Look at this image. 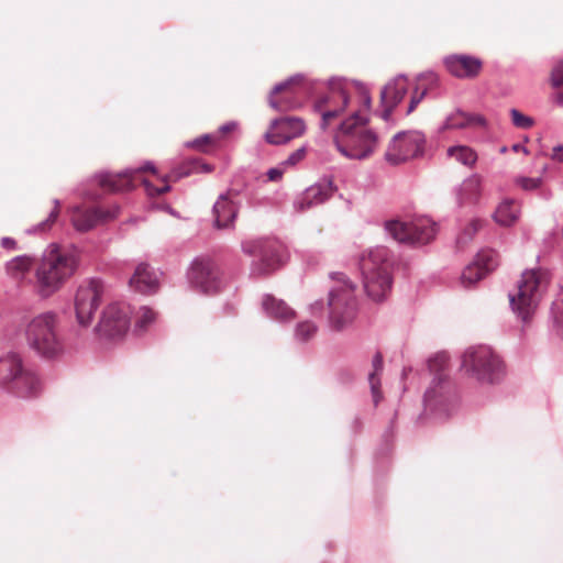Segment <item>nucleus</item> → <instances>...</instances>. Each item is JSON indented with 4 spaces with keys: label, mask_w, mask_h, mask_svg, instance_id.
I'll return each mask as SVG.
<instances>
[{
    "label": "nucleus",
    "mask_w": 563,
    "mask_h": 563,
    "mask_svg": "<svg viewBox=\"0 0 563 563\" xmlns=\"http://www.w3.org/2000/svg\"><path fill=\"white\" fill-rule=\"evenodd\" d=\"M78 267V258L73 252L51 243L34 265L33 290L42 299L59 291Z\"/></svg>",
    "instance_id": "f257e3e1"
},
{
    "label": "nucleus",
    "mask_w": 563,
    "mask_h": 563,
    "mask_svg": "<svg viewBox=\"0 0 563 563\" xmlns=\"http://www.w3.org/2000/svg\"><path fill=\"white\" fill-rule=\"evenodd\" d=\"M368 121L356 111L340 123L333 142L344 157L362 161L374 153L378 137L373 130L365 129Z\"/></svg>",
    "instance_id": "f03ea898"
},
{
    "label": "nucleus",
    "mask_w": 563,
    "mask_h": 563,
    "mask_svg": "<svg viewBox=\"0 0 563 563\" xmlns=\"http://www.w3.org/2000/svg\"><path fill=\"white\" fill-rule=\"evenodd\" d=\"M393 263L390 251L383 245L371 249L360 260L365 291L374 301H383L391 289Z\"/></svg>",
    "instance_id": "7ed1b4c3"
},
{
    "label": "nucleus",
    "mask_w": 563,
    "mask_h": 563,
    "mask_svg": "<svg viewBox=\"0 0 563 563\" xmlns=\"http://www.w3.org/2000/svg\"><path fill=\"white\" fill-rule=\"evenodd\" d=\"M58 324V316L54 311L42 312L27 323L26 342L38 356L53 360L64 353L65 346Z\"/></svg>",
    "instance_id": "20e7f679"
},
{
    "label": "nucleus",
    "mask_w": 563,
    "mask_h": 563,
    "mask_svg": "<svg viewBox=\"0 0 563 563\" xmlns=\"http://www.w3.org/2000/svg\"><path fill=\"white\" fill-rule=\"evenodd\" d=\"M336 285L329 290V321L332 329L340 331L350 325L356 317V286L343 273H332Z\"/></svg>",
    "instance_id": "39448f33"
},
{
    "label": "nucleus",
    "mask_w": 563,
    "mask_h": 563,
    "mask_svg": "<svg viewBox=\"0 0 563 563\" xmlns=\"http://www.w3.org/2000/svg\"><path fill=\"white\" fill-rule=\"evenodd\" d=\"M545 285L547 274L543 271L526 269L518 280L516 291L509 292V305L522 322H528L536 312Z\"/></svg>",
    "instance_id": "423d86ee"
},
{
    "label": "nucleus",
    "mask_w": 563,
    "mask_h": 563,
    "mask_svg": "<svg viewBox=\"0 0 563 563\" xmlns=\"http://www.w3.org/2000/svg\"><path fill=\"white\" fill-rule=\"evenodd\" d=\"M465 372L483 384H495L505 376L500 357L487 345L470 347L462 357Z\"/></svg>",
    "instance_id": "0eeeda50"
},
{
    "label": "nucleus",
    "mask_w": 563,
    "mask_h": 563,
    "mask_svg": "<svg viewBox=\"0 0 563 563\" xmlns=\"http://www.w3.org/2000/svg\"><path fill=\"white\" fill-rule=\"evenodd\" d=\"M0 385L19 397L35 396L41 388L36 375L24 369L20 355L13 352L0 357Z\"/></svg>",
    "instance_id": "6e6552de"
},
{
    "label": "nucleus",
    "mask_w": 563,
    "mask_h": 563,
    "mask_svg": "<svg viewBox=\"0 0 563 563\" xmlns=\"http://www.w3.org/2000/svg\"><path fill=\"white\" fill-rule=\"evenodd\" d=\"M386 233L395 241L409 245H424L437 234L435 223L428 218L410 222L391 219L384 223Z\"/></svg>",
    "instance_id": "1a4fd4ad"
},
{
    "label": "nucleus",
    "mask_w": 563,
    "mask_h": 563,
    "mask_svg": "<svg viewBox=\"0 0 563 563\" xmlns=\"http://www.w3.org/2000/svg\"><path fill=\"white\" fill-rule=\"evenodd\" d=\"M243 253L258 257L252 264V274L262 276L271 274L284 263L283 245L275 240H252L242 242Z\"/></svg>",
    "instance_id": "9d476101"
},
{
    "label": "nucleus",
    "mask_w": 563,
    "mask_h": 563,
    "mask_svg": "<svg viewBox=\"0 0 563 563\" xmlns=\"http://www.w3.org/2000/svg\"><path fill=\"white\" fill-rule=\"evenodd\" d=\"M426 136L420 131H401L394 135L385 159L391 165H399L409 159L420 157L424 153Z\"/></svg>",
    "instance_id": "9b49d317"
},
{
    "label": "nucleus",
    "mask_w": 563,
    "mask_h": 563,
    "mask_svg": "<svg viewBox=\"0 0 563 563\" xmlns=\"http://www.w3.org/2000/svg\"><path fill=\"white\" fill-rule=\"evenodd\" d=\"M104 286L101 279L90 278L82 282L75 295L76 319L79 325L88 327L99 309Z\"/></svg>",
    "instance_id": "f8f14e48"
},
{
    "label": "nucleus",
    "mask_w": 563,
    "mask_h": 563,
    "mask_svg": "<svg viewBox=\"0 0 563 563\" xmlns=\"http://www.w3.org/2000/svg\"><path fill=\"white\" fill-rule=\"evenodd\" d=\"M426 409L435 413L439 418H448L451 411L459 406L457 398L453 393L450 383L442 374L435 375L430 387L423 396Z\"/></svg>",
    "instance_id": "ddd939ff"
},
{
    "label": "nucleus",
    "mask_w": 563,
    "mask_h": 563,
    "mask_svg": "<svg viewBox=\"0 0 563 563\" xmlns=\"http://www.w3.org/2000/svg\"><path fill=\"white\" fill-rule=\"evenodd\" d=\"M329 93L314 102V110L321 114L320 129L325 131L331 120L342 114L350 101L349 95L340 80H329Z\"/></svg>",
    "instance_id": "4468645a"
},
{
    "label": "nucleus",
    "mask_w": 563,
    "mask_h": 563,
    "mask_svg": "<svg viewBox=\"0 0 563 563\" xmlns=\"http://www.w3.org/2000/svg\"><path fill=\"white\" fill-rule=\"evenodd\" d=\"M187 277L195 288L205 294H214L221 286L219 268L210 258H195L187 272Z\"/></svg>",
    "instance_id": "2eb2a0df"
},
{
    "label": "nucleus",
    "mask_w": 563,
    "mask_h": 563,
    "mask_svg": "<svg viewBox=\"0 0 563 563\" xmlns=\"http://www.w3.org/2000/svg\"><path fill=\"white\" fill-rule=\"evenodd\" d=\"M301 79L302 76L297 74L277 84L268 96V104L279 112L300 108L302 106V101L299 96L303 92V89L296 87L295 85Z\"/></svg>",
    "instance_id": "dca6fc26"
},
{
    "label": "nucleus",
    "mask_w": 563,
    "mask_h": 563,
    "mask_svg": "<svg viewBox=\"0 0 563 563\" xmlns=\"http://www.w3.org/2000/svg\"><path fill=\"white\" fill-rule=\"evenodd\" d=\"M130 327L129 309L119 303H110L102 311L97 325L100 336L117 339L124 335Z\"/></svg>",
    "instance_id": "f3484780"
},
{
    "label": "nucleus",
    "mask_w": 563,
    "mask_h": 563,
    "mask_svg": "<svg viewBox=\"0 0 563 563\" xmlns=\"http://www.w3.org/2000/svg\"><path fill=\"white\" fill-rule=\"evenodd\" d=\"M305 132L306 123L301 118L283 117L272 121L268 131L265 133V140L273 145H283L301 136Z\"/></svg>",
    "instance_id": "a211bd4d"
},
{
    "label": "nucleus",
    "mask_w": 563,
    "mask_h": 563,
    "mask_svg": "<svg viewBox=\"0 0 563 563\" xmlns=\"http://www.w3.org/2000/svg\"><path fill=\"white\" fill-rule=\"evenodd\" d=\"M335 191L332 177H323L303 190L295 200V210L302 212L329 200Z\"/></svg>",
    "instance_id": "6ab92c4d"
},
{
    "label": "nucleus",
    "mask_w": 563,
    "mask_h": 563,
    "mask_svg": "<svg viewBox=\"0 0 563 563\" xmlns=\"http://www.w3.org/2000/svg\"><path fill=\"white\" fill-rule=\"evenodd\" d=\"M151 170L155 173L153 163L147 162L139 168H126L118 174L101 172L95 175L97 183L111 192H120L131 190L133 186L134 175L139 172Z\"/></svg>",
    "instance_id": "aec40b11"
},
{
    "label": "nucleus",
    "mask_w": 563,
    "mask_h": 563,
    "mask_svg": "<svg viewBox=\"0 0 563 563\" xmlns=\"http://www.w3.org/2000/svg\"><path fill=\"white\" fill-rule=\"evenodd\" d=\"M240 191L229 189L221 194L212 207L213 227L216 229H231L234 227L235 219L239 213V206L233 201Z\"/></svg>",
    "instance_id": "412c9836"
},
{
    "label": "nucleus",
    "mask_w": 563,
    "mask_h": 563,
    "mask_svg": "<svg viewBox=\"0 0 563 563\" xmlns=\"http://www.w3.org/2000/svg\"><path fill=\"white\" fill-rule=\"evenodd\" d=\"M119 211V206H113L110 209H103L100 207L81 209L76 207L73 211L71 222L77 231L86 232L95 228L100 222L117 218Z\"/></svg>",
    "instance_id": "4be33fe9"
},
{
    "label": "nucleus",
    "mask_w": 563,
    "mask_h": 563,
    "mask_svg": "<svg viewBox=\"0 0 563 563\" xmlns=\"http://www.w3.org/2000/svg\"><path fill=\"white\" fill-rule=\"evenodd\" d=\"M448 71L460 79L475 78L483 68V62L478 57L467 54H453L443 59Z\"/></svg>",
    "instance_id": "5701e85b"
},
{
    "label": "nucleus",
    "mask_w": 563,
    "mask_h": 563,
    "mask_svg": "<svg viewBox=\"0 0 563 563\" xmlns=\"http://www.w3.org/2000/svg\"><path fill=\"white\" fill-rule=\"evenodd\" d=\"M130 286L141 294H154L158 290V274L146 263H140L129 280Z\"/></svg>",
    "instance_id": "b1692460"
},
{
    "label": "nucleus",
    "mask_w": 563,
    "mask_h": 563,
    "mask_svg": "<svg viewBox=\"0 0 563 563\" xmlns=\"http://www.w3.org/2000/svg\"><path fill=\"white\" fill-rule=\"evenodd\" d=\"M408 91L406 75H398L391 79L380 91V102H391L398 106Z\"/></svg>",
    "instance_id": "393cba45"
},
{
    "label": "nucleus",
    "mask_w": 563,
    "mask_h": 563,
    "mask_svg": "<svg viewBox=\"0 0 563 563\" xmlns=\"http://www.w3.org/2000/svg\"><path fill=\"white\" fill-rule=\"evenodd\" d=\"M263 309L271 318L280 322L290 321L295 318V311L284 300H278L271 295L263 299Z\"/></svg>",
    "instance_id": "a878e982"
},
{
    "label": "nucleus",
    "mask_w": 563,
    "mask_h": 563,
    "mask_svg": "<svg viewBox=\"0 0 563 563\" xmlns=\"http://www.w3.org/2000/svg\"><path fill=\"white\" fill-rule=\"evenodd\" d=\"M456 200L459 205L474 203L481 196V179L473 175L463 180V183L455 188Z\"/></svg>",
    "instance_id": "bb28decb"
},
{
    "label": "nucleus",
    "mask_w": 563,
    "mask_h": 563,
    "mask_svg": "<svg viewBox=\"0 0 563 563\" xmlns=\"http://www.w3.org/2000/svg\"><path fill=\"white\" fill-rule=\"evenodd\" d=\"M212 166L207 163L201 162L199 158H188L183 162L180 165L173 168L167 176L168 179L179 180L184 177H187L195 173H210L212 172Z\"/></svg>",
    "instance_id": "cd10ccee"
},
{
    "label": "nucleus",
    "mask_w": 563,
    "mask_h": 563,
    "mask_svg": "<svg viewBox=\"0 0 563 563\" xmlns=\"http://www.w3.org/2000/svg\"><path fill=\"white\" fill-rule=\"evenodd\" d=\"M520 209L514 199H504L496 208L493 217L504 227L512 225L519 218Z\"/></svg>",
    "instance_id": "c85d7f7f"
},
{
    "label": "nucleus",
    "mask_w": 563,
    "mask_h": 563,
    "mask_svg": "<svg viewBox=\"0 0 563 563\" xmlns=\"http://www.w3.org/2000/svg\"><path fill=\"white\" fill-rule=\"evenodd\" d=\"M373 372L368 374V383L374 404L377 405L382 398L379 374L383 371V355L377 352L372 360Z\"/></svg>",
    "instance_id": "c756f323"
},
{
    "label": "nucleus",
    "mask_w": 563,
    "mask_h": 563,
    "mask_svg": "<svg viewBox=\"0 0 563 563\" xmlns=\"http://www.w3.org/2000/svg\"><path fill=\"white\" fill-rule=\"evenodd\" d=\"M448 156L468 167H472L477 161L476 153L471 147L464 145L449 147Z\"/></svg>",
    "instance_id": "7c9ffc66"
},
{
    "label": "nucleus",
    "mask_w": 563,
    "mask_h": 563,
    "mask_svg": "<svg viewBox=\"0 0 563 563\" xmlns=\"http://www.w3.org/2000/svg\"><path fill=\"white\" fill-rule=\"evenodd\" d=\"M474 261L481 268L485 269L486 275L499 264L498 254L490 249L481 250Z\"/></svg>",
    "instance_id": "2f4dec72"
},
{
    "label": "nucleus",
    "mask_w": 563,
    "mask_h": 563,
    "mask_svg": "<svg viewBox=\"0 0 563 563\" xmlns=\"http://www.w3.org/2000/svg\"><path fill=\"white\" fill-rule=\"evenodd\" d=\"M486 276L485 269L481 268L475 261L468 264L461 275V282L465 287H471Z\"/></svg>",
    "instance_id": "473e14b6"
},
{
    "label": "nucleus",
    "mask_w": 563,
    "mask_h": 563,
    "mask_svg": "<svg viewBox=\"0 0 563 563\" xmlns=\"http://www.w3.org/2000/svg\"><path fill=\"white\" fill-rule=\"evenodd\" d=\"M34 258L30 255H19L13 257L7 263V271L9 274L25 273L33 266Z\"/></svg>",
    "instance_id": "72a5a7b5"
},
{
    "label": "nucleus",
    "mask_w": 563,
    "mask_h": 563,
    "mask_svg": "<svg viewBox=\"0 0 563 563\" xmlns=\"http://www.w3.org/2000/svg\"><path fill=\"white\" fill-rule=\"evenodd\" d=\"M318 328L311 321L299 322L295 328V339L300 343H305L314 336Z\"/></svg>",
    "instance_id": "f704fd0d"
},
{
    "label": "nucleus",
    "mask_w": 563,
    "mask_h": 563,
    "mask_svg": "<svg viewBox=\"0 0 563 563\" xmlns=\"http://www.w3.org/2000/svg\"><path fill=\"white\" fill-rule=\"evenodd\" d=\"M53 202H54V209L49 212L47 218L45 220L41 221L35 227H33L32 229H29L27 230L29 233L45 232L48 229H51V227L55 223V221L57 220L58 214H59L60 202L58 199H54Z\"/></svg>",
    "instance_id": "c9c22d12"
},
{
    "label": "nucleus",
    "mask_w": 563,
    "mask_h": 563,
    "mask_svg": "<svg viewBox=\"0 0 563 563\" xmlns=\"http://www.w3.org/2000/svg\"><path fill=\"white\" fill-rule=\"evenodd\" d=\"M551 314L553 320V330L563 338V297L552 303Z\"/></svg>",
    "instance_id": "e433bc0d"
},
{
    "label": "nucleus",
    "mask_w": 563,
    "mask_h": 563,
    "mask_svg": "<svg viewBox=\"0 0 563 563\" xmlns=\"http://www.w3.org/2000/svg\"><path fill=\"white\" fill-rule=\"evenodd\" d=\"M156 319V313L148 307L140 308V317L135 322V331L143 332Z\"/></svg>",
    "instance_id": "4c0bfd02"
},
{
    "label": "nucleus",
    "mask_w": 563,
    "mask_h": 563,
    "mask_svg": "<svg viewBox=\"0 0 563 563\" xmlns=\"http://www.w3.org/2000/svg\"><path fill=\"white\" fill-rule=\"evenodd\" d=\"M509 113L511 118V123L518 129L528 130L532 128L534 124L533 118L523 114L516 108L510 109Z\"/></svg>",
    "instance_id": "58836bf2"
},
{
    "label": "nucleus",
    "mask_w": 563,
    "mask_h": 563,
    "mask_svg": "<svg viewBox=\"0 0 563 563\" xmlns=\"http://www.w3.org/2000/svg\"><path fill=\"white\" fill-rule=\"evenodd\" d=\"M218 141H219L218 134L207 133V134H202V135L196 137L192 141L187 142L186 146L195 147L197 150L206 152V150L203 148V145H206V144L214 145Z\"/></svg>",
    "instance_id": "ea45409f"
},
{
    "label": "nucleus",
    "mask_w": 563,
    "mask_h": 563,
    "mask_svg": "<svg viewBox=\"0 0 563 563\" xmlns=\"http://www.w3.org/2000/svg\"><path fill=\"white\" fill-rule=\"evenodd\" d=\"M482 227L483 221L481 219L471 220V222L465 227L463 233L457 238V242L464 243L471 240Z\"/></svg>",
    "instance_id": "a19ab883"
},
{
    "label": "nucleus",
    "mask_w": 563,
    "mask_h": 563,
    "mask_svg": "<svg viewBox=\"0 0 563 563\" xmlns=\"http://www.w3.org/2000/svg\"><path fill=\"white\" fill-rule=\"evenodd\" d=\"M515 184L526 191L534 190L542 184L541 177L519 176L515 179Z\"/></svg>",
    "instance_id": "79ce46f5"
},
{
    "label": "nucleus",
    "mask_w": 563,
    "mask_h": 563,
    "mask_svg": "<svg viewBox=\"0 0 563 563\" xmlns=\"http://www.w3.org/2000/svg\"><path fill=\"white\" fill-rule=\"evenodd\" d=\"M306 152L307 146L302 145L301 147L290 153L289 156L280 163V166L286 168L289 166H295L296 164L303 159V157L306 156Z\"/></svg>",
    "instance_id": "37998d69"
},
{
    "label": "nucleus",
    "mask_w": 563,
    "mask_h": 563,
    "mask_svg": "<svg viewBox=\"0 0 563 563\" xmlns=\"http://www.w3.org/2000/svg\"><path fill=\"white\" fill-rule=\"evenodd\" d=\"M551 84L555 88L563 85V59L553 67L551 73Z\"/></svg>",
    "instance_id": "c03bdc74"
},
{
    "label": "nucleus",
    "mask_w": 563,
    "mask_h": 563,
    "mask_svg": "<svg viewBox=\"0 0 563 563\" xmlns=\"http://www.w3.org/2000/svg\"><path fill=\"white\" fill-rule=\"evenodd\" d=\"M448 362V356L444 353L437 354L434 357L429 360V368L431 371L442 369Z\"/></svg>",
    "instance_id": "a18cd8bd"
},
{
    "label": "nucleus",
    "mask_w": 563,
    "mask_h": 563,
    "mask_svg": "<svg viewBox=\"0 0 563 563\" xmlns=\"http://www.w3.org/2000/svg\"><path fill=\"white\" fill-rule=\"evenodd\" d=\"M143 184H144L146 191L150 196H161L170 190V186L167 184H165L162 187H155L150 181H147L145 179L143 180Z\"/></svg>",
    "instance_id": "49530a36"
},
{
    "label": "nucleus",
    "mask_w": 563,
    "mask_h": 563,
    "mask_svg": "<svg viewBox=\"0 0 563 563\" xmlns=\"http://www.w3.org/2000/svg\"><path fill=\"white\" fill-rule=\"evenodd\" d=\"M286 170V167L280 166L269 168L266 173L267 180L269 181H279L283 178V175Z\"/></svg>",
    "instance_id": "de8ad7c7"
},
{
    "label": "nucleus",
    "mask_w": 563,
    "mask_h": 563,
    "mask_svg": "<svg viewBox=\"0 0 563 563\" xmlns=\"http://www.w3.org/2000/svg\"><path fill=\"white\" fill-rule=\"evenodd\" d=\"M382 107H383V111L380 113V118L384 120V121H389L390 118H391V113L394 111V109L397 107L396 104H393L391 102H380Z\"/></svg>",
    "instance_id": "09e8293b"
},
{
    "label": "nucleus",
    "mask_w": 563,
    "mask_h": 563,
    "mask_svg": "<svg viewBox=\"0 0 563 563\" xmlns=\"http://www.w3.org/2000/svg\"><path fill=\"white\" fill-rule=\"evenodd\" d=\"M358 86H360L363 106L365 107L366 110H368L372 104L371 95H369L368 90L363 85L360 84Z\"/></svg>",
    "instance_id": "8fccbe9b"
},
{
    "label": "nucleus",
    "mask_w": 563,
    "mask_h": 563,
    "mask_svg": "<svg viewBox=\"0 0 563 563\" xmlns=\"http://www.w3.org/2000/svg\"><path fill=\"white\" fill-rule=\"evenodd\" d=\"M1 243V246L5 250H11V251H14L18 249V244H16V241L12 238H9V236H4L1 239L0 241Z\"/></svg>",
    "instance_id": "3c124183"
},
{
    "label": "nucleus",
    "mask_w": 563,
    "mask_h": 563,
    "mask_svg": "<svg viewBox=\"0 0 563 563\" xmlns=\"http://www.w3.org/2000/svg\"><path fill=\"white\" fill-rule=\"evenodd\" d=\"M236 126H238V123L234 121L227 122L219 128V130L216 134H218V136L220 137L221 134L231 132V131L235 130Z\"/></svg>",
    "instance_id": "603ef678"
},
{
    "label": "nucleus",
    "mask_w": 563,
    "mask_h": 563,
    "mask_svg": "<svg viewBox=\"0 0 563 563\" xmlns=\"http://www.w3.org/2000/svg\"><path fill=\"white\" fill-rule=\"evenodd\" d=\"M424 93H426V91H422L419 97H412L411 98L409 107H408V110H407V114H409V113H411L413 111V109L417 107V104L423 98Z\"/></svg>",
    "instance_id": "864d4df0"
},
{
    "label": "nucleus",
    "mask_w": 563,
    "mask_h": 563,
    "mask_svg": "<svg viewBox=\"0 0 563 563\" xmlns=\"http://www.w3.org/2000/svg\"><path fill=\"white\" fill-rule=\"evenodd\" d=\"M311 313L317 314L318 312H321L323 310V301L317 300L313 303L310 305Z\"/></svg>",
    "instance_id": "5fc2aeb1"
},
{
    "label": "nucleus",
    "mask_w": 563,
    "mask_h": 563,
    "mask_svg": "<svg viewBox=\"0 0 563 563\" xmlns=\"http://www.w3.org/2000/svg\"><path fill=\"white\" fill-rule=\"evenodd\" d=\"M563 151L562 145H558L553 147V158H556L558 161H563V156L560 155V153Z\"/></svg>",
    "instance_id": "6e6d98bb"
},
{
    "label": "nucleus",
    "mask_w": 563,
    "mask_h": 563,
    "mask_svg": "<svg viewBox=\"0 0 563 563\" xmlns=\"http://www.w3.org/2000/svg\"><path fill=\"white\" fill-rule=\"evenodd\" d=\"M470 121L481 125L485 124V119L482 115H475Z\"/></svg>",
    "instance_id": "4d7b16f0"
},
{
    "label": "nucleus",
    "mask_w": 563,
    "mask_h": 563,
    "mask_svg": "<svg viewBox=\"0 0 563 563\" xmlns=\"http://www.w3.org/2000/svg\"><path fill=\"white\" fill-rule=\"evenodd\" d=\"M556 102L560 106H563V92L556 95Z\"/></svg>",
    "instance_id": "13d9d810"
},
{
    "label": "nucleus",
    "mask_w": 563,
    "mask_h": 563,
    "mask_svg": "<svg viewBox=\"0 0 563 563\" xmlns=\"http://www.w3.org/2000/svg\"><path fill=\"white\" fill-rule=\"evenodd\" d=\"M551 196H552L551 191H549V190H544V191H542V197H543L544 199H549Z\"/></svg>",
    "instance_id": "bf43d9fd"
},
{
    "label": "nucleus",
    "mask_w": 563,
    "mask_h": 563,
    "mask_svg": "<svg viewBox=\"0 0 563 563\" xmlns=\"http://www.w3.org/2000/svg\"><path fill=\"white\" fill-rule=\"evenodd\" d=\"M520 148H522V146H521L520 144H515V145L512 146V150H514L515 152H518ZM523 151H525V152H527L526 147H523Z\"/></svg>",
    "instance_id": "052dcab7"
},
{
    "label": "nucleus",
    "mask_w": 563,
    "mask_h": 563,
    "mask_svg": "<svg viewBox=\"0 0 563 563\" xmlns=\"http://www.w3.org/2000/svg\"><path fill=\"white\" fill-rule=\"evenodd\" d=\"M451 126L463 128V126H464V123L451 124Z\"/></svg>",
    "instance_id": "680f3d73"
}]
</instances>
